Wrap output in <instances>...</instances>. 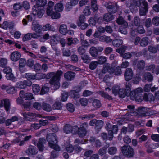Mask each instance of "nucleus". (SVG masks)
Instances as JSON below:
<instances>
[{"label": "nucleus", "instance_id": "6", "mask_svg": "<svg viewBox=\"0 0 159 159\" xmlns=\"http://www.w3.org/2000/svg\"><path fill=\"white\" fill-rule=\"evenodd\" d=\"M32 84V82L30 81L26 80L17 83L16 84V87L19 88L24 89L27 86H30Z\"/></svg>", "mask_w": 159, "mask_h": 159}, {"label": "nucleus", "instance_id": "52", "mask_svg": "<svg viewBox=\"0 0 159 159\" xmlns=\"http://www.w3.org/2000/svg\"><path fill=\"white\" fill-rule=\"evenodd\" d=\"M46 0H38L36 2V5L38 7H43L47 3Z\"/></svg>", "mask_w": 159, "mask_h": 159}, {"label": "nucleus", "instance_id": "42", "mask_svg": "<svg viewBox=\"0 0 159 159\" xmlns=\"http://www.w3.org/2000/svg\"><path fill=\"white\" fill-rule=\"evenodd\" d=\"M42 108L43 110L47 111H50L52 109L49 104L45 103H44L42 105Z\"/></svg>", "mask_w": 159, "mask_h": 159}, {"label": "nucleus", "instance_id": "31", "mask_svg": "<svg viewBox=\"0 0 159 159\" xmlns=\"http://www.w3.org/2000/svg\"><path fill=\"white\" fill-rule=\"evenodd\" d=\"M70 95L74 99H76L80 97L78 92H77L76 91L73 90H71L70 92Z\"/></svg>", "mask_w": 159, "mask_h": 159}, {"label": "nucleus", "instance_id": "22", "mask_svg": "<svg viewBox=\"0 0 159 159\" xmlns=\"http://www.w3.org/2000/svg\"><path fill=\"white\" fill-rule=\"evenodd\" d=\"M32 28L33 30L38 34L40 33L43 29L42 26L38 24H33Z\"/></svg>", "mask_w": 159, "mask_h": 159}, {"label": "nucleus", "instance_id": "61", "mask_svg": "<svg viewBox=\"0 0 159 159\" xmlns=\"http://www.w3.org/2000/svg\"><path fill=\"white\" fill-rule=\"evenodd\" d=\"M81 58L84 62L85 63H88L90 61V57L87 55H84L83 56H81Z\"/></svg>", "mask_w": 159, "mask_h": 159}, {"label": "nucleus", "instance_id": "8", "mask_svg": "<svg viewBox=\"0 0 159 159\" xmlns=\"http://www.w3.org/2000/svg\"><path fill=\"white\" fill-rule=\"evenodd\" d=\"M125 78L126 80L128 81L132 78L133 73L131 68H127L124 74Z\"/></svg>", "mask_w": 159, "mask_h": 159}, {"label": "nucleus", "instance_id": "40", "mask_svg": "<svg viewBox=\"0 0 159 159\" xmlns=\"http://www.w3.org/2000/svg\"><path fill=\"white\" fill-rule=\"evenodd\" d=\"M148 11V7H143L141 6L139 9V15L140 16H145Z\"/></svg>", "mask_w": 159, "mask_h": 159}, {"label": "nucleus", "instance_id": "3", "mask_svg": "<svg viewBox=\"0 0 159 159\" xmlns=\"http://www.w3.org/2000/svg\"><path fill=\"white\" fill-rule=\"evenodd\" d=\"M122 153L125 156L128 157H134V152L133 149L128 144L124 145L121 148Z\"/></svg>", "mask_w": 159, "mask_h": 159}, {"label": "nucleus", "instance_id": "28", "mask_svg": "<svg viewBox=\"0 0 159 159\" xmlns=\"http://www.w3.org/2000/svg\"><path fill=\"white\" fill-rule=\"evenodd\" d=\"M122 43L123 41L120 39H115L112 41V44L114 47H119Z\"/></svg>", "mask_w": 159, "mask_h": 159}, {"label": "nucleus", "instance_id": "63", "mask_svg": "<svg viewBox=\"0 0 159 159\" xmlns=\"http://www.w3.org/2000/svg\"><path fill=\"white\" fill-rule=\"evenodd\" d=\"M67 108L70 112H73L75 110V108L73 104L71 103H69L67 104Z\"/></svg>", "mask_w": 159, "mask_h": 159}, {"label": "nucleus", "instance_id": "7", "mask_svg": "<svg viewBox=\"0 0 159 159\" xmlns=\"http://www.w3.org/2000/svg\"><path fill=\"white\" fill-rule=\"evenodd\" d=\"M25 152L27 155L30 156L36 154L38 152V150L34 146L30 145Z\"/></svg>", "mask_w": 159, "mask_h": 159}, {"label": "nucleus", "instance_id": "48", "mask_svg": "<svg viewBox=\"0 0 159 159\" xmlns=\"http://www.w3.org/2000/svg\"><path fill=\"white\" fill-rule=\"evenodd\" d=\"M44 30H51L53 31H55V29L54 27H52L51 25L49 24H46L42 28Z\"/></svg>", "mask_w": 159, "mask_h": 159}, {"label": "nucleus", "instance_id": "55", "mask_svg": "<svg viewBox=\"0 0 159 159\" xmlns=\"http://www.w3.org/2000/svg\"><path fill=\"white\" fill-rule=\"evenodd\" d=\"M134 23L136 26H139L140 25V19L138 16H136L134 17Z\"/></svg>", "mask_w": 159, "mask_h": 159}, {"label": "nucleus", "instance_id": "32", "mask_svg": "<svg viewBox=\"0 0 159 159\" xmlns=\"http://www.w3.org/2000/svg\"><path fill=\"white\" fill-rule=\"evenodd\" d=\"M59 31L61 34L65 35L67 31L66 26L64 24L61 25L59 27Z\"/></svg>", "mask_w": 159, "mask_h": 159}, {"label": "nucleus", "instance_id": "9", "mask_svg": "<svg viewBox=\"0 0 159 159\" xmlns=\"http://www.w3.org/2000/svg\"><path fill=\"white\" fill-rule=\"evenodd\" d=\"M104 69V72H108L110 75L114 73V68L111 66L110 64L108 63L105 64L103 66Z\"/></svg>", "mask_w": 159, "mask_h": 159}, {"label": "nucleus", "instance_id": "17", "mask_svg": "<svg viewBox=\"0 0 159 159\" xmlns=\"http://www.w3.org/2000/svg\"><path fill=\"white\" fill-rule=\"evenodd\" d=\"M67 45L69 46H70L72 44H76L78 42V39L76 38H68L67 39Z\"/></svg>", "mask_w": 159, "mask_h": 159}, {"label": "nucleus", "instance_id": "1", "mask_svg": "<svg viewBox=\"0 0 159 159\" xmlns=\"http://www.w3.org/2000/svg\"><path fill=\"white\" fill-rule=\"evenodd\" d=\"M62 74L63 72L60 70L57 71L56 73L50 72L46 75L47 79L51 78L49 82L51 84L54 85V87L55 90L58 89L60 86L59 81Z\"/></svg>", "mask_w": 159, "mask_h": 159}, {"label": "nucleus", "instance_id": "50", "mask_svg": "<svg viewBox=\"0 0 159 159\" xmlns=\"http://www.w3.org/2000/svg\"><path fill=\"white\" fill-rule=\"evenodd\" d=\"M122 73L120 67L119 66H117L115 69H114V73L116 76H119Z\"/></svg>", "mask_w": 159, "mask_h": 159}, {"label": "nucleus", "instance_id": "4", "mask_svg": "<svg viewBox=\"0 0 159 159\" xmlns=\"http://www.w3.org/2000/svg\"><path fill=\"white\" fill-rule=\"evenodd\" d=\"M105 6L110 13H115L117 11L118 7L116 2L106 3H105Z\"/></svg>", "mask_w": 159, "mask_h": 159}, {"label": "nucleus", "instance_id": "30", "mask_svg": "<svg viewBox=\"0 0 159 159\" xmlns=\"http://www.w3.org/2000/svg\"><path fill=\"white\" fill-rule=\"evenodd\" d=\"M92 105L95 108L98 109L101 107L102 104L100 100L95 99L93 101Z\"/></svg>", "mask_w": 159, "mask_h": 159}, {"label": "nucleus", "instance_id": "60", "mask_svg": "<svg viewBox=\"0 0 159 159\" xmlns=\"http://www.w3.org/2000/svg\"><path fill=\"white\" fill-rule=\"evenodd\" d=\"M26 61L24 59L21 58L19 61V68H23L25 66L26 64Z\"/></svg>", "mask_w": 159, "mask_h": 159}, {"label": "nucleus", "instance_id": "56", "mask_svg": "<svg viewBox=\"0 0 159 159\" xmlns=\"http://www.w3.org/2000/svg\"><path fill=\"white\" fill-rule=\"evenodd\" d=\"M98 64L97 61H92L90 63L89 67L92 70H94L97 67Z\"/></svg>", "mask_w": 159, "mask_h": 159}, {"label": "nucleus", "instance_id": "59", "mask_svg": "<svg viewBox=\"0 0 159 159\" xmlns=\"http://www.w3.org/2000/svg\"><path fill=\"white\" fill-rule=\"evenodd\" d=\"M119 93L118 94L119 95V97L120 98H123L126 95H127L125 92V90L122 88H121L120 89Z\"/></svg>", "mask_w": 159, "mask_h": 159}, {"label": "nucleus", "instance_id": "11", "mask_svg": "<svg viewBox=\"0 0 159 159\" xmlns=\"http://www.w3.org/2000/svg\"><path fill=\"white\" fill-rule=\"evenodd\" d=\"M75 76V73L71 71H68L64 74V78L67 81H70L73 80Z\"/></svg>", "mask_w": 159, "mask_h": 159}, {"label": "nucleus", "instance_id": "35", "mask_svg": "<svg viewBox=\"0 0 159 159\" xmlns=\"http://www.w3.org/2000/svg\"><path fill=\"white\" fill-rule=\"evenodd\" d=\"M117 152V148L115 147H111L108 148V152L110 155H113L116 154Z\"/></svg>", "mask_w": 159, "mask_h": 159}, {"label": "nucleus", "instance_id": "24", "mask_svg": "<svg viewBox=\"0 0 159 159\" xmlns=\"http://www.w3.org/2000/svg\"><path fill=\"white\" fill-rule=\"evenodd\" d=\"M44 13L43 10H39L38 8L35 9L33 11V14L35 15H37L38 17L41 18Z\"/></svg>", "mask_w": 159, "mask_h": 159}, {"label": "nucleus", "instance_id": "46", "mask_svg": "<svg viewBox=\"0 0 159 159\" xmlns=\"http://www.w3.org/2000/svg\"><path fill=\"white\" fill-rule=\"evenodd\" d=\"M107 59L105 57L101 56L98 57V61H97L98 64H102L105 63Z\"/></svg>", "mask_w": 159, "mask_h": 159}, {"label": "nucleus", "instance_id": "5", "mask_svg": "<svg viewBox=\"0 0 159 159\" xmlns=\"http://www.w3.org/2000/svg\"><path fill=\"white\" fill-rule=\"evenodd\" d=\"M22 114L25 119L30 121H32V120L36 116V114L29 112H22Z\"/></svg>", "mask_w": 159, "mask_h": 159}, {"label": "nucleus", "instance_id": "39", "mask_svg": "<svg viewBox=\"0 0 159 159\" xmlns=\"http://www.w3.org/2000/svg\"><path fill=\"white\" fill-rule=\"evenodd\" d=\"M145 68L147 71H152V73H154L155 65L153 64H151L146 66Z\"/></svg>", "mask_w": 159, "mask_h": 159}, {"label": "nucleus", "instance_id": "62", "mask_svg": "<svg viewBox=\"0 0 159 159\" xmlns=\"http://www.w3.org/2000/svg\"><path fill=\"white\" fill-rule=\"evenodd\" d=\"M80 103L81 104L84 106H86L88 103V100L86 98H81L80 99Z\"/></svg>", "mask_w": 159, "mask_h": 159}, {"label": "nucleus", "instance_id": "36", "mask_svg": "<svg viewBox=\"0 0 159 159\" xmlns=\"http://www.w3.org/2000/svg\"><path fill=\"white\" fill-rule=\"evenodd\" d=\"M149 141H147L145 144V146L147 148V152L148 153H151L153 152L152 148V144L149 143Z\"/></svg>", "mask_w": 159, "mask_h": 159}, {"label": "nucleus", "instance_id": "53", "mask_svg": "<svg viewBox=\"0 0 159 159\" xmlns=\"http://www.w3.org/2000/svg\"><path fill=\"white\" fill-rule=\"evenodd\" d=\"M126 47V46L123 45L119 48L116 49V51L118 53H120L121 55L125 52Z\"/></svg>", "mask_w": 159, "mask_h": 159}, {"label": "nucleus", "instance_id": "44", "mask_svg": "<svg viewBox=\"0 0 159 159\" xmlns=\"http://www.w3.org/2000/svg\"><path fill=\"white\" fill-rule=\"evenodd\" d=\"M107 148L103 147L100 148L98 152V154L101 156H103L107 152Z\"/></svg>", "mask_w": 159, "mask_h": 159}, {"label": "nucleus", "instance_id": "20", "mask_svg": "<svg viewBox=\"0 0 159 159\" xmlns=\"http://www.w3.org/2000/svg\"><path fill=\"white\" fill-rule=\"evenodd\" d=\"M100 41L105 42L107 43H109L112 41V39H111L110 37L103 35L100 36L99 38Z\"/></svg>", "mask_w": 159, "mask_h": 159}, {"label": "nucleus", "instance_id": "58", "mask_svg": "<svg viewBox=\"0 0 159 159\" xmlns=\"http://www.w3.org/2000/svg\"><path fill=\"white\" fill-rule=\"evenodd\" d=\"M40 88L38 85L37 84H33L32 85V90L33 92L34 93H36L39 92L40 90Z\"/></svg>", "mask_w": 159, "mask_h": 159}, {"label": "nucleus", "instance_id": "12", "mask_svg": "<svg viewBox=\"0 0 159 159\" xmlns=\"http://www.w3.org/2000/svg\"><path fill=\"white\" fill-rule=\"evenodd\" d=\"M46 142V141L44 138H40L39 139L37 146L40 151H42L44 149V146L43 145Z\"/></svg>", "mask_w": 159, "mask_h": 159}, {"label": "nucleus", "instance_id": "16", "mask_svg": "<svg viewBox=\"0 0 159 159\" xmlns=\"http://www.w3.org/2000/svg\"><path fill=\"white\" fill-rule=\"evenodd\" d=\"M143 89L141 88H138L136 89L134 91L131 92L130 94L134 98H135L137 97L139 94L141 93Z\"/></svg>", "mask_w": 159, "mask_h": 159}, {"label": "nucleus", "instance_id": "26", "mask_svg": "<svg viewBox=\"0 0 159 159\" xmlns=\"http://www.w3.org/2000/svg\"><path fill=\"white\" fill-rule=\"evenodd\" d=\"M136 64L137 68L139 70H143L145 67V62L142 60L138 61L136 62Z\"/></svg>", "mask_w": 159, "mask_h": 159}, {"label": "nucleus", "instance_id": "41", "mask_svg": "<svg viewBox=\"0 0 159 159\" xmlns=\"http://www.w3.org/2000/svg\"><path fill=\"white\" fill-rule=\"evenodd\" d=\"M64 132L66 134H68L71 132L72 127L69 124L66 125L64 127Z\"/></svg>", "mask_w": 159, "mask_h": 159}, {"label": "nucleus", "instance_id": "19", "mask_svg": "<svg viewBox=\"0 0 159 159\" xmlns=\"http://www.w3.org/2000/svg\"><path fill=\"white\" fill-rule=\"evenodd\" d=\"M116 22L119 25H121L125 27H127L128 23L122 16H119L116 20Z\"/></svg>", "mask_w": 159, "mask_h": 159}, {"label": "nucleus", "instance_id": "51", "mask_svg": "<svg viewBox=\"0 0 159 159\" xmlns=\"http://www.w3.org/2000/svg\"><path fill=\"white\" fill-rule=\"evenodd\" d=\"M51 40L50 41V43L52 46H54V45L57 44V43L56 42L55 39L53 38H58V35L56 34L51 36L50 37Z\"/></svg>", "mask_w": 159, "mask_h": 159}, {"label": "nucleus", "instance_id": "49", "mask_svg": "<svg viewBox=\"0 0 159 159\" xmlns=\"http://www.w3.org/2000/svg\"><path fill=\"white\" fill-rule=\"evenodd\" d=\"M95 116V115L93 114H89L83 116L81 119L84 120H87L90 119L92 118Z\"/></svg>", "mask_w": 159, "mask_h": 159}, {"label": "nucleus", "instance_id": "57", "mask_svg": "<svg viewBox=\"0 0 159 159\" xmlns=\"http://www.w3.org/2000/svg\"><path fill=\"white\" fill-rule=\"evenodd\" d=\"M25 77L28 80H33L34 79V74L31 73H26L25 75Z\"/></svg>", "mask_w": 159, "mask_h": 159}, {"label": "nucleus", "instance_id": "13", "mask_svg": "<svg viewBox=\"0 0 159 159\" xmlns=\"http://www.w3.org/2000/svg\"><path fill=\"white\" fill-rule=\"evenodd\" d=\"M114 18L113 16L111 13H107L104 14L102 17V20L106 22H109Z\"/></svg>", "mask_w": 159, "mask_h": 159}, {"label": "nucleus", "instance_id": "64", "mask_svg": "<svg viewBox=\"0 0 159 159\" xmlns=\"http://www.w3.org/2000/svg\"><path fill=\"white\" fill-rule=\"evenodd\" d=\"M152 23L156 26L159 25V17H154L152 20Z\"/></svg>", "mask_w": 159, "mask_h": 159}, {"label": "nucleus", "instance_id": "38", "mask_svg": "<svg viewBox=\"0 0 159 159\" xmlns=\"http://www.w3.org/2000/svg\"><path fill=\"white\" fill-rule=\"evenodd\" d=\"M91 7L93 11H98V8L97 5L96 0H92L91 2Z\"/></svg>", "mask_w": 159, "mask_h": 159}, {"label": "nucleus", "instance_id": "10", "mask_svg": "<svg viewBox=\"0 0 159 159\" xmlns=\"http://www.w3.org/2000/svg\"><path fill=\"white\" fill-rule=\"evenodd\" d=\"M21 54L20 52L18 51H14L12 52L10 55L11 60L13 61H17L20 58Z\"/></svg>", "mask_w": 159, "mask_h": 159}, {"label": "nucleus", "instance_id": "15", "mask_svg": "<svg viewBox=\"0 0 159 159\" xmlns=\"http://www.w3.org/2000/svg\"><path fill=\"white\" fill-rule=\"evenodd\" d=\"M143 99L146 101L154 102L155 100L154 96L150 93H145L143 96Z\"/></svg>", "mask_w": 159, "mask_h": 159}, {"label": "nucleus", "instance_id": "27", "mask_svg": "<svg viewBox=\"0 0 159 159\" xmlns=\"http://www.w3.org/2000/svg\"><path fill=\"white\" fill-rule=\"evenodd\" d=\"M63 5L61 2L57 3L54 7V10L56 12H61L63 10Z\"/></svg>", "mask_w": 159, "mask_h": 159}, {"label": "nucleus", "instance_id": "54", "mask_svg": "<svg viewBox=\"0 0 159 159\" xmlns=\"http://www.w3.org/2000/svg\"><path fill=\"white\" fill-rule=\"evenodd\" d=\"M103 121L101 120H97L96 128L98 129H100L103 126Z\"/></svg>", "mask_w": 159, "mask_h": 159}, {"label": "nucleus", "instance_id": "21", "mask_svg": "<svg viewBox=\"0 0 159 159\" xmlns=\"http://www.w3.org/2000/svg\"><path fill=\"white\" fill-rule=\"evenodd\" d=\"M143 78L145 80L148 82H151L153 80V76L150 73L146 72L144 74Z\"/></svg>", "mask_w": 159, "mask_h": 159}, {"label": "nucleus", "instance_id": "47", "mask_svg": "<svg viewBox=\"0 0 159 159\" xmlns=\"http://www.w3.org/2000/svg\"><path fill=\"white\" fill-rule=\"evenodd\" d=\"M54 5V3L51 1H49L48 2V7L47 8V14H50V11H52L53 10L52 6Z\"/></svg>", "mask_w": 159, "mask_h": 159}, {"label": "nucleus", "instance_id": "33", "mask_svg": "<svg viewBox=\"0 0 159 159\" xmlns=\"http://www.w3.org/2000/svg\"><path fill=\"white\" fill-rule=\"evenodd\" d=\"M58 12H54L53 10L49 12L50 14H47L49 16H51L52 18L54 19H57L60 17V14Z\"/></svg>", "mask_w": 159, "mask_h": 159}, {"label": "nucleus", "instance_id": "29", "mask_svg": "<svg viewBox=\"0 0 159 159\" xmlns=\"http://www.w3.org/2000/svg\"><path fill=\"white\" fill-rule=\"evenodd\" d=\"M89 52L91 55L93 57H97L98 55L97 52V48L94 47H92L89 50Z\"/></svg>", "mask_w": 159, "mask_h": 159}, {"label": "nucleus", "instance_id": "2", "mask_svg": "<svg viewBox=\"0 0 159 159\" xmlns=\"http://www.w3.org/2000/svg\"><path fill=\"white\" fill-rule=\"evenodd\" d=\"M49 146L57 151H59L60 148L57 144V141L54 133H51L47 135L46 138Z\"/></svg>", "mask_w": 159, "mask_h": 159}, {"label": "nucleus", "instance_id": "45", "mask_svg": "<svg viewBox=\"0 0 159 159\" xmlns=\"http://www.w3.org/2000/svg\"><path fill=\"white\" fill-rule=\"evenodd\" d=\"M120 88L118 86H115L113 87L112 89V92L115 96L117 95L120 91Z\"/></svg>", "mask_w": 159, "mask_h": 159}, {"label": "nucleus", "instance_id": "43", "mask_svg": "<svg viewBox=\"0 0 159 159\" xmlns=\"http://www.w3.org/2000/svg\"><path fill=\"white\" fill-rule=\"evenodd\" d=\"M52 108L53 110H61L62 108L61 104L60 102H57L52 106Z\"/></svg>", "mask_w": 159, "mask_h": 159}, {"label": "nucleus", "instance_id": "34", "mask_svg": "<svg viewBox=\"0 0 159 159\" xmlns=\"http://www.w3.org/2000/svg\"><path fill=\"white\" fill-rule=\"evenodd\" d=\"M98 93L100 94L101 96L105 99H107L109 100H111L112 99V97L109 95L108 94L102 91H99Z\"/></svg>", "mask_w": 159, "mask_h": 159}, {"label": "nucleus", "instance_id": "23", "mask_svg": "<svg viewBox=\"0 0 159 159\" xmlns=\"http://www.w3.org/2000/svg\"><path fill=\"white\" fill-rule=\"evenodd\" d=\"M148 38L147 37L142 38L139 43L140 46L143 47L147 46L148 43Z\"/></svg>", "mask_w": 159, "mask_h": 159}, {"label": "nucleus", "instance_id": "18", "mask_svg": "<svg viewBox=\"0 0 159 159\" xmlns=\"http://www.w3.org/2000/svg\"><path fill=\"white\" fill-rule=\"evenodd\" d=\"M158 50H159V44L156 46L149 45L148 47V50L153 54L157 53Z\"/></svg>", "mask_w": 159, "mask_h": 159}, {"label": "nucleus", "instance_id": "25", "mask_svg": "<svg viewBox=\"0 0 159 159\" xmlns=\"http://www.w3.org/2000/svg\"><path fill=\"white\" fill-rule=\"evenodd\" d=\"M3 102V106L5 110L7 111H9L10 109V103L9 100L7 99H6L2 100Z\"/></svg>", "mask_w": 159, "mask_h": 159}, {"label": "nucleus", "instance_id": "14", "mask_svg": "<svg viewBox=\"0 0 159 159\" xmlns=\"http://www.w3.org/2000/svg\"><path fill=\"white\" fill-rule=\"evenodd\" d=\"M137 112L139 115L142 116H147V109L143 107H139L137 110Z\"/></svg>", "mask_w": 159, "mask_h": 159}, {"label": "nucleus", "instance_id": "37", "mask_svg": "<svg viewBox=\"0 0 159 159\" xmlns=\"http://www.w3.org/2000/svg\"><path fill=\"white\" fill-rule=\"evenodd\" d=\"M80 42L81 44L83 47H87L89 45V42L86 40L84 39V35L81 34L80 35Z\"/></svg>", "mask_w": 159, "mask_h": 159}]
</instances>
